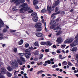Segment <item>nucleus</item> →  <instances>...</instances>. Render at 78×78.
I'll list each match as a JSON object with an SVG mask.
<instances>
[{"label": "nucleus", "mask_w": 78, "mask_h": 78, "mask_svg": "<svg viewBox=\"0 0 78 78\" xmlns=\"http://www.w3.org/2000/svg\"><path fill=\"white\" fill-rule=\"evenodd\" d=\"M42 23H41L39 22L36 23L34 27L37 28V31H41L42 30Z\"/></svg>", "instance_id": "obj_1"}, {"label": "nucleus", "mask_w": 78, "mask_h": 78, "mask_svg": "<svg viewBox=\"0 0 78 78\" xmlns=\"http://www.w3.org/2000/svg\"><path fill=\"white\" fill-rule=\"evenodd\" d=\"M75 39L76 41L73 42V43H71L70 44V46L72 48L73 47L76 46V45H78V33L75 37Z\"/></svg>", "instance_id": "obj_2"}, {"label": "nucleus", "mask_w": 78, "mask_h": 78, "mask_svg": "<svg viewBox=\"0 0 78 78\" xmlns=\"http://www.w3.org/2000/svg\"><path fill=\"white\" fill-rule=\"evenodd\" d=\"M20 8H23L24 9H27V10H30V7L28 6V4L27 3H24L23 4L19 5Z\"/></svg>", "instance_id": "obj_3"}, {"label": "nucleus", "mask_w": 78, "mask_h": 78, "mask_svg": "<svg viewBox=\"0 0 78 78\" xmlns=\"http://www.w3.org/2000/svg\"><path fill=\"white\" fill-rule=\"evenodd\" d=\"M55 4H53L51 8V5L50 6H49V5H48L47 7V11L49 12V14L51 13V10L53 11V10H54V9H55Z\"/></svg>", "instance_id": "obj_4"}, {"label": "nucleus", "mask_w": 78, "mask_h": 78, "mask_svg": "<svg viewBox=\"0 0 78 78\" xmlns=\"http://www.w3.org/2000/svg\"><path fill=\"white\" fill-rule=\"evenodd\" d=\"M29 50H30V49H28L25 51L26 53L25 54V56L27 59H29L30 58V56L31 55V53H30Z\"/></svg>", "instance_id": "obj_5"}, {"label": "nucleus", "mask_w": 78, "mask_h": 78, "mask_svg": "<svg viewBox=\"0 0 78 78\" xmlns=\"http://www.w3.org/2000/svg\"><path fill=\"white\" fill-rule=\"evenodd\" d=\"M73 40H74V38H70L69 39H68L66 40L64 42V43L66 44V43H68V44H70V43H71Z\"/></svg>", "instance_id": "obj_6"}, {"label": "nucleus", "mask_w": 78, "mask_h": 78, "mask_svg": "<svg viewBox=\"0 0 78 78\" xmlns=\"http://www.w3.org/2000/svg\"><path fill=\"white\" fill-rule=\"evenodd\" d=\"M25 2V0H16L14 2V3L19 5L21 3H24Z\"/></svg>", "instance_id": "obj_7"}, {"label": "nucleus", "mask_w": 78, "mask_h": 78, "mask_svg": "<svg viewBox=\"0 0 78 78\" xmlns=\"http://www.w3.org/2000/svg\"><path fill=\"white\" fill-rule=\"evenodd\" d=\"M35 34L37 37H43V34L41 33H36Z\"/></svg>", "instance_id": "obj_8"}, {"label": "nucleus", "mask_w": 78, "mask_h": 78, "mask_svg": "<svg viewBox=\"0 0 78 78\" xmlns=\"http://www.w3.org/2000/svg\"><path fill=\"white\" fill-rule=\"evenodd\" d=\"M12 64V67H13V66L14 67H18V65L17 64V63H15L14 62H13V61H12L10 62Z\"/></svg>", "instance_id": "obj_9"}, {"label": "nucleus", "mask_w": 78, "mask_h": 78, "mask_svg": "<svg viewBox=\"0 0 78 78\" xmlns=\"http://www.w3.org/2000/svg\"><path fill=\"white\" fill-rule=\"evenodd\" d=\"M59 13H60V11H58L56 13H53L51 16V17H53V19H55V18H56V16H55L56 15V14H59Z\"/></svg>", "instance_id": "obj_10"}, {"label": "nucleus", "mask_w": 78, "mask_h": 78, "mask_svg": "<svg viewBox=\"0 0 78 78\" xmlns=\"http://www.w3.org/2000/svg\"><path fill=\"white\" fill-rule=\"evenodd\" d=\"M25 11H28L26 9H24V8H22L20 9V12L21 13H23L25 12Z\"/></svg>", "instance_id": "obj_11"}, {"label": "nucleus", "mask_w": 78, "mask_h": 78, "mask_svg": "<svg viewBox=\"0 0 78 78\" xmlns=\"http://www.w3.org/2000/svg\"><path fill=\"white\" fill-rule=\"evenodd\" d=\"M48 64H51V62L50 61L48 60L45 61L44 63L43 64V66H46Z\"/></svg>", "instance_id": "obj_12"}, {"label": "nucleus", "mask_w": 78, "mask_h": 78, "mask_svg": "<svg viewBox=\"0 0 78 78\" xmlns=\"http://www.w3.org/2000/svg\"><path fill=\"white\" fill-rule=\"evenodd\" d=\"M6 70L5 68H2L1 69V73H2V74H5V73H6Z\"/></svg>", "instance_id": "obj_13"}, {"label": "nucleus", "mask_w": 78, "mask_h": 78, "mask_svg": "<svg viewBox=\"0 0 78 78\" xmlns=\"http://www.w3.org/2000/svg\"><path fill=\"white\" fill-rule=\"evenodd\" d=\"M56 41L59 43H61V42H63V40H62V38H61L59 37L57 38Z\"/></svg>", "instance_id": "obj_14"}, {"label": "nucleus", "mask_w": 78, "mask_h": 78, "mask_svg": "<svg viewBox=\"0 0 78 78\" xmlns=\"http://www.w3.org/2000/svg\"><path fill=\"white\" fill-rule=\"evenodd\" d=\"M60 3V1L59 0H57L54 2L53 4H54L55 6H58Z\"/></svg>", "instance_id": "obj_15"}, {"label": "nucleus", "mask_w": 78, "mask_h": 78, "mask_svg": "<svg viewBox=\"0 0 78 78\" xmlns=\"http://www.w3.org/2000/svg\"><path fill=\"white\" fill-rule=\"evenodd\" d=\"M3 25H4V23H3V21L2 19H0V28L3 27Z\"/></svg>", "instance_id": "obj_16"}, {"label": "nucleus", "mask_w": 78, "mask_h": 78, "mask_svg": "<svg viewBox=\"0 0 78 78\" xmlns=\"http://www.w3.org/2000/svg\"><path fill=\"white\" fill-rule=\"evenodd\" d=\"M32 19L34 22H37V21H38V17L37 16H36L34 18H33Z\"/></svg>", "instance_id": "obj_17"}, {"label": "nucleus", "mask_w": 78, "mask_h": 78, "mask_svg": "<svg viewBox=\"0 0 78 78\" xmlns=\"http://www.w3.org/2000/svg\"><path fill=\"white\" fill-rule=\"evenodd\" d=\"M77 50V47H74L72 49L71 51H73V52H74V51H76Z\"/></svg>", "instance_id": "obj_18"}, {"label": "nucleus", "mask_w": 78, "mask_h": 78, "mask_svg": "<svg viewBox=\"0 0 78 78\" xmlns=\"http://www.w3.org/2000/svg\"><path fill=\"white\" fill-rule=\"evenodd\" d=\"M34 0V2H33V5H36L37 4V3H38V1L37 0Z\"/></svg>", "instance_id": "obj_19"}, {"label": "nucleus", "mask_w": 78, "mask_h": 78, "mask_svg": "<svg viewBox=\"0 0 78 78\" xmlns=\"http://www.w3.org/2000/svg\"><path fill=\"white\" fill-rule=\"evenodd\" d=\"M39 51L38 50H37L34 53V55H39Z\"/></svg>", "instance_id": "obj_20"}, {"label": "nucleus", "mask_w": 78, "mask_h": 78, "mask_svg": "<svg viewBox=\"0 0 78 78\" xmlns=\"http://www.w3.org/2000/svg\"><path fill=\"white\" fill-rule=\"evenodd\" d=\"M7 69L8 71H9V72H10V71H12V68L11 66H8L7 67Z\"/></svg>", "instance_id": "obj_21"}, {"label": "nucleus", "mask_w": 78, "mask_h": 78, "mask_svg": "<svg viewBox=\"0 0 78 78\" xmlns=\"http://www.w3.org/2000/svg\"><path fill=\"white\" fill-rule=\"evenodd\" d=\"M62 33V31L60 30L58 31V33L55 34L56 36H59Z\"/></svg>", "instance_id": "obj_22"}, {"label": "nucleus", "mask_w": 78, "mask_h": 78, "mask_svg": "<svg viewBox=\"0 0 78 78\" xmlns=\"http://www.w3.org/2000/svg\"><path fill=\"white\" fill-rule=\"evenodd\" d=\"M12 9L13 11H18V9H17L16 7H13Z\"/></svg>", "instance_id": "obj_23"}, {"label": "nucleus", "mask_w": 78, "mask_h": 78, "mask_svg": "<svg viewBox=\"0 0 78 78\" xmlns=\"http://www.w3.org/2000/svg\"><path fill=\"white\" fill-rule=\"evenodd\" d=\"M47 44L48 46H50L52 44V43L50 42V41H47Z\"/></svg>", "instance_id": "obj_24"}, {"label": "nucleus", "mask_w": 78, "mask_h": 78, "mask_svg": "<svg viewBox=\"0 0 78 78\" xmlns=\"http://www.w3.org/2000/svg\"><path fill=\"white\" fill-rule=\"evenodd\" d=\"M7 75L8 77H11L12 76V74L9 72H7Z\"/></svg>", "instance_id": "obj_25"}, {"label": "nucleus", "mask_w": 78, "mask_h": 78, "mask_svg": "<svg viewBox=\"0 0 78 78\" xmlns=\"http://www.w3.org/2000/svg\"><path fill=\"white\" fill-rule=\"evenodd\" d=\"M23 43V40H21L20 41L18 42L19 45H22Z\"/></svg>", "instance_id": "obj_26"}, {"label": "nucleus", "mask_w": 78, "mask_h": 78, "mask_svg": "<svg viewBox=\"0 0 78 78\" xmlns=\"http://www.w3.org/2000/svg\"><path fill=\"white\" fill-rule=\"evenodd\" d=\"M20 59L21 61H23V62H25V59L23 57H20Z\"/></svg>", "instance_id": "obj_27"}, {"label": "nucleus", "mask_w": 78, "mask_h": 78, "mask_svg": "<svg viewBox=\"0 0 78 78\" xmlns=\"http://www.w3.org/2000/svg\"><path fill=\"white\" fill-rule=\"evenodd\" d=\"M43 72H44V71L43 70H40L37 73V75H38L40 73H43Z\"/></svg>", "instance_id": "obj_28"}, {"label": "nucleus", "mask_w": 78, "mask_h": 78, "mask_svg": "<svg viewBox=\"0 0 78 78\" xmlns=\"http://www.w3.org/2000/svg\"><path fill=\"white\" fill-rule=\"evenodd\" d=\"M34 45L35 46L38 47H39V43H38V42L37 41L35 42L34 43Z\"/></svg>", "instance_id": "obj_29"}, {"label": "nucleus", "mask_w": 78, "mask_h": 78, "mask_svg": "<svg viewBox=\"0 0 78 78\" xmlns=\"http://www.w3.org/2000/svg\"><path fill=\"white\" fill-rule=\"evenodd\" d=\"M31 15L32 16L34 17L37 16V13L36 12H33L32 13Z\"/></svg>", "instance_id": "obj_30"}, {"label": "nucleus", "mask_w": 78, "mask_h": 78, "mask_svg": "<svg viewBox=\"0 0 78 78\" xmlns=\"http://www.w3.org/2000/svg\"><path fill=\"white\" fill-rule=\"evenodd\" d=\"M62 64L63 65L65 66V65H67V64H68V62H67L66 61H64L62 62Z\"/></svg>", "instance_id": "obj_31"}, {"label": "nucleus", "mask_w": 78, "mask_h": 78, "mask_svg": "<svg viewBox=\"0 0 78 78\" xmlns=\"http://www.w3.org/2000/svg\"><path fill=\"white\" fill-rule=\"evenodd\" d=\"M43 56H44V55L42 54H41L40 55V57H39V59H41L42 58H43Z\"/></svg>", "instance_id": "obj_32"}, {"label": "nucleus", "mask_w": 78, "mask_h": 78, "mask_svg": "<svg viewBox=\"0 0 78 78\" xmlns=\"http://www.w3.org/2000/svg\"><path fill=\"white\" fill-rule=\"evenodd\" d=\"M58 65H57V64H55L52 66V68H56L58 67Z\"/></svg>", "instance_id": "obj_33"}, {"label": "nucleus", "mask_w": 78, "mask_h": 78, "mask_svg": "<svg viewBox=\"0 0 78 78\" xmlns=\"http://www.w3.org/2000/svg\"><path fill=\"white\" fill-rule=\"evenodd\" d=\"M18 62L19 63L20 65H22L23 64L22 62L20 60H17Z\"/></svg>", "instance_id": "obj_34"}, {"label": "nucleus", "mask_w": 78, "mask_h": 78, "mask_svg": "<svg viewBox=\"0 0 78 78\" xmlns=\"http://www.w3.org/2000/svg\"><path fill=\"white\" fill-rule=\"evenodd\" d=\"M68 64L70 66H73V64L70 62H68Z\"/></svg>", "instance_id": "obj_35"}, {"label": "nucleus", "mask_w": 78, "mask_h": 78, "mask_svg": "<svg viewBox=\"0 0 78 78\" xmlns=\"http://www.w3.org/2000/svg\"><path fill=\"white\" fill-rule=\"evenodd\" d=\"M66 46V44H62L61 45V47L62 48H64Z\"/></svg>", "instance_id": "obj_36"}, {"label": "nucleus", "mask_w": 78, "mask_h": 78, "mask_svg": "<svg viewBox=\"0 0 78 78\" xmlns=\"http://www.w3.org/2000/svg\"><path fill=\"white\" fill-rule=\"evenodd\" d=\"M6 31H8V29L6 28H5L3 30V33H5Z\"/></svg>", "instance_id": "obj_37"}, {"label": "nucleus", "mask_w": 78, "mask_h": 78, "mask_svg": "<svg viewBox=\"0 0 78 78\" xmlns=\"http://www.w3.org/2000/svg\"><path fill=\"white\" fill-rule=\"evenodd\" d=\"M41 12L42 13H44V12H46V10L45 9H44L42 10Z\"/></svg>", "instance_id": "obj_38"}, {"label": "nucleus", "mask_w": 78, "mask_h": 78, "mask_svg": "<svg viewBox=\"0 0 78 78\" xmlns=\"http://www.w3.org/2000/svg\"><path fill=\"white\" fill-rule=\"evenodd\" d=\"M41 45H45L46 44V43L44 42H41Z\"/></svg>", "instance_id": "obj_39"}, {"label": "nucleus", "mask_w": 78, "mask_h": 78, "mask_svg": "<svg viewBox=\"0 0 78 78\" xmlns=\"http://www.w3.org/2000/svg\"><path fill=\"white\" fill-rule=\"evenodd\" d=\"M0 78H5V76L2 75L1 73H0Z\"/></svg>", "instance_id": "obj_40"}, {"label": "nucleus", "mask_w": 78, "mask_h": 78, "mask_svg": "<svg viewBox=\"0 0 78 78\" xmlns=\"http://www.w3.org/2000/svg\"><path fill=\"white\" fill-rule=\"evenodd\" d=\"M44 26H45V30L46 31H48L47 30V28H46V22H44Z\"/></svg>", "instance_id": "obj_41"}, {"label": "nucleus", "mask_w": 78, "mask_h": 78, "mask_svg": "<svg viewBox=\"0 0 78 78\" xmlns=\"http://www.w3.org/2000/svg\"><path fill=\"white\" fill-rule=\"evenodd\" d=\"M58 58H59V59H62V55H59V56H58Z\"/></svg>", "instance_id": "obj_42"}, {"label": "nucleus", "mask_w": 78, "mask_h": 78, "mask_svg": "<svg viewBox=\"0 0 78 78\" xmlns=\"http://www.w3.org/2000/svg\"><path fill=\"white\" fill-rule=\"evenodd\" d=\"M17 48H15L14 49V51L15 53H16L17 52Z\"/></svg>", "instance_id": "obj_43"}, {"label": "nucleus", "mask_w": 78, "mask_h": 78, "mask_svg": "<svg viewBox=\"0 0 78 78\" xmlns=\"http://www.w3.org/2000/svg\"><path fill=\"white\" fill-rule=\"evenodd\" d=\"M25 54L24 53H20L19 55H20V56H23L24 55H25Z\"/></svg>", "instance_id": "obj_44"}, {"label": "nucleus", "mask_w": 78, "mask_h": 78, "mask_svg": "<svg viewBox=\"0 0 78 78\" xmlns=\"http://www.w3.org/2000/svg\"><path fill=\"white\" fill-rule=\"evenodd\" d=\"M10 31L11 33H12V32H15V31H16V30H10Z\"/></svg>", "instance_id": "obj_45"}, {"label": "nucleus", "mask_w": 78, "mask_h": 78, "mask_svg": "<svg viewBox=\"0 0 78 78\" xmlns=\"http://www.w3.org/2000/svg\"><path fill=\"white\" fill-rule=\"evenodd\" d=\"M50 28L51 30H53L55 28V26H51Z\"/></svg>", "instance_id": "obj_46"}, {"label": "nucleus", "mask_w": 78, "mask_h": 78, "mask_svg": "<svg viewBox=\"0 0 78 78\" xmlns=\"http://www.w3.org/2000/svg\"><path fill=\"white\" fill-rule=\"evenodd\" d=\"M44 63V62H40L39 63H37V64H38V65H42V64H43V63Z\"/></svg>", "instance_id": "obj_47"}, {"label": "nucleus", "mask_w": 78, "mask_h": 78, "mask_svg": "<svg viewBox=\"0 0 78 78\" xmlns=\"http://www.w3.org/2000/svg\"><path fill=\"white\" fill-rule=\"evenodd\" d=\"M58 10L59 9L58 8V7H56L55 8V12H57Z\"/></svg>", "instance_id": "obj_48"}, {"label": "nucleus", "mask_w": 78, "mask_h": 78, "mask_svg": "<svg viewBox=\"0 0 78 78\" xmlns=\"http://www.w3.org/2000/svg\"><path fill=\"white\" fill-rule=\"evenodd\" d=\"M0 37H3V34L2 33L0 32Z\"/></svg>", "instance_id": "obj_49"}, {"label": "nucleus", "mask_w": 78, "mask_h": 78, "mask_svg": "<svg viewBox=\"0 0 78 78\" xmlns=\"http://www.w3.org/2000/svg\"><path fill=\"white\" fill-rule=\"evenodd\" d=\"M29 46V44H25V47L27 48L28 47V46Z\"/></svg>", "instance_id": "obj_50"}, {"label": "nucleus", "mask_w": 78, "mask_h": 78, "mask_svg": "<svg viewBox=\"0 0 78 78\" xmlns=\"http://www.w3.org/2000/svg\"><path fill=\"white\" fill-rule=\"evenodd\" d=\"M35 8L36 9H39V7L38 6H37V5H35Z\"/></svg>", "instance_id": "obj_51"}, {"label": "nucleus", "mask_w": 78, "mask_h": 78, "mask_svg": "<svg viewBox=\"0 0 78 78\" xmlns=\"http://www.w3.org/2000/svg\"><path fill=\"white\" fill-rule=\"evenodd\" d=\"M34 61H38V58H34Z\"/></svg>", "instance_id": "obj_52"}, {"label": "nucleus", "mask_w": 78, "mask_h": 78, "mask_svg": "<svg viewBox=\"0 0 78 78\" xmlns=\"http://www.w3.org/2000/svg\"><path fill=\"white\" fill-rule=\"evenodd\" d=\"M5 38V37H0V40H2V39H3Z\"/></svg>", "instance_id": "obj_53"}, {"label": "nucleus", "mask_w": 78, "mask_h": 78, "mask_svg": "<svg viewBox=\"0 0 78 78\" xmlns=\"http://www.w3.org/2000/svg\"><path fill=\"white\" fill-rule=\"evenodd\" d=\"M13 34L15 36H17V35H18V33H13Z\"/></svg>", "instance_id": "obj_54"}, {"label": "nucleus", "mask_w": 78, "mask_h": 78, "mask_svg": "<svg viewBox=\"0 0 78 78\" xmlns=\"http://www.w3.org/2000/svg\"><path fill=\"white\" fill-rule=\"evenodd\" d=\"M49 49H46L45 50V51L46 52H48L49 51Z\"/></svg>", "instance_id": "obj_55"}, {"label": "nucleus", "mask_w": 78, "mask_h": 78, "mask_svg": "<svg viewBox=\"0 0 78 78\" xmlns=\"http://www.w3.org/2000/svg\"><path fill=\"white\" fill-rule=\"evenodd\" d=\"M51 53L52 55H56V52H52Z\"/></svg>", "instance_id": "obj_56"}, {"label": "nucleus", "mask_w": 78, "mask_h": 78, "mask_svg": "<svg viewBox=\"0 0 78 78\" xmlns=\"http://www.w3.org/2000/svg\"><path fill=\"white\" fill-rule=\"evenodd\" d=\"M56 52L57 53H61V51L59 50H57Z\"/></svg>", "instance_id": "obj_57"}, {"label": "nucleus", "mask_w": 78, "mask_h": 78, "mask_svg": "<svg viewBox=\"0 0 78 78\" xmlns=\"http://www.w3.org/2000/svg\"><path fill=\"white\" fill-rule=\"evenodd\" d=\"M76 58L77 59V62L78 63V54L76 55Z\"/></svg>", "instance_id": "obj_58"}, {"label": "nucleus", "mask_w": 78, "mask_h": 78, "mask_svg": "<svg viewBox=\"0 0 78 78\" xmlns=\"http://www.w3.org/2000/svg\"><path fill=\"white\" fill-rule=\"evenodd\" d=\"M59 29V27H57L56 28L54 29V30H58Z\"/></svg>", "instance_id": "obj_59"}, {"label": "nucleus", "mask_w": 78, "mask_h": 78, "mask_svg": "<svg viewBox=\"0 0 78 78\" xmlns=\"http://www.w3.org/2000/svg\"><path fill=\"white\" fill-rule=\"evenodd\" d=\"M58 21H59V19L58 18L55 20V23H56V22H58Z\"/></svg>", "instance_id": "obj_60"}, {"label": "nucleus", "mask_w": 78, "mask_h": 78, "mask_svg": "<svg viewBox=\"0 0 78 78\" xmlns=\"http://www.w3.org/2000/svg\"><path fill=\"white\" fill-rule=\"evenodd\" d=\"M33 12V10H30L29 11V13H31V12Z\"/></svg>", "instance_id": "obj_61"}, {"label": "nucleus", "mask_w": 78, "mask_h": 78, "mask_svg": "<svg viewBox=\"0 0 78 78\" xmlns=\"http://www.w3.org/2000/svg\"><path fill=\"white\" fill-rule=\"evenodd\" d=\"M44 21H45V20H44V19H42V20H41L42 23H44Z\"/></svg>", "instance_id": "obj_62"}, {"label": "nucleus", "mask_w": 78, "mask_h": 78, "mask_svg": "<svg viewBox=\"0 0 78 78\" xmlns=\"http://www.w3.org/2000/svg\"><path fill=\"white\" fill-rule=\"evenodd\" d=\"M70 12H73V9H71L70 11Z\"/></svg>", "instance_id": "obj_63"}, {"label": "nucleus", "mask_w": 78, "mask_h": 78, "mask_svg": "<svg viewBox=\"0 0 78 78\" xmlns=\"http://www.w3.org/2000/svg\"><path fill=\"white\" fill-rule=\"evenodd\" d=\"M61 13L62 14H65V12H64V11H62V12Z\"/></svg>", "instance_id": "obj_64"}]
</instances>
